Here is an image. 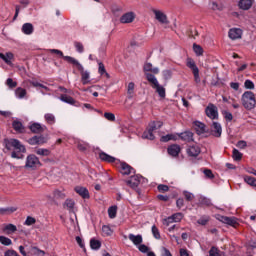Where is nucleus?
Returning a JSON list of instances; mask_svg holds the SVG:
<instances>
[{
	"label": "nucleus",
	"mask_w": 256,
	"mask_h": 256,
	"mask_svg": "<svg viewBox=\"0 0 256 256\" xmlns=\"http://www.w3.org/2000/svg\"><path fill=\"white\" fill-rule=\"evenodd\" d=\"M102 233L106 237H110V235H113V230L111 229V227L104 225L102 226Z\"/></svg>",
	"instance_id": "obj_43"
},
{
	"label": "nucleus",
	"mask_w": 256,
	"mask_h": 256,
	"mask_svg": "<svg viewBox=\"0 0 256 256\" xmlns=\"http://www.w3.org/2000/svg\"><path fill=\"white\" fill-rule=\"evenodd\" d=\"M65 61L67 63H70L71 65H74L78 69L81 75V82L84 85H89L91 83V72L89 70H85V67L81 64V62L74 57H64Z\"/></svg>",
	"instance_id": "obj_1"
},
{
	"label": "nucleus",
	"mask_w": 256,
	"mask_h": 256,
	"mask_svg": "<svg viewBox=\"0 0 256 256\" xmlns=\"http://www.w3.org/2000/svg\"><path fill=\"white\" fill-rule=\"evenodd\" d=\"M194 125L196 133H198V135H203V133H205V125L203 124V122L195 121Z\"/></svg>",
	"instance_id": "obj_30"
},
{
	"label": "nucleus",
	"mask_w": 256,
	"mask_h": 256,
	"mask_svg": "<svg viewBox=\"0 0 256 256\" xmlns=\"http://www.w3.org/2000/svg\"><path fill=\"white\" fill-rule=\"evenodd\" d=\"M74 47H75L77 53H83V51H85V48L81 42H75Z\"/></svg>",
	"instance_id": "obj_52"
},
{
	"label": "nucleus",
	"mask_w": 256,
	"mask_h": 256,
	"mask_svg": "<svg viewBox=\"0 0 256 256\" xmlns=\"http://www.w3.org/2000/svg\"><path fill=\"white\" fill-rule=\"evenodd\" d=\"M168 153L171 155V157H177L179 153H181V147L177 144L171 145L168 147Z\"/></svg>",
	"instance_id": "obj_21"
},
{
	"label": "nucleus",
	"mask_w": 256,
	"mask_h": 256,
	"mask_svg": "<svg viewBox=\"0 0 256 256\" xmlns=\"http://www.w3.org/2000/svg\"><path fill=\"white\" fill-rule=\"evenodd\" d=\"M13 53L6 52V53H0V59H3L7 65H11V61H13Z\"/></svg>",
	"instance_id": "obj_24"
},
{
	"label": "nucleus",
	"mask_w": 256,
	"mask_h": 256,
	"mask_svg": "<svg viewBox=\"0 0 256 256\" xmlns=\"http://www.w3.org/2000/svg\"><path fill=\"white\" fill-rule=\"evenodd\" d=\"M108 215L110 219H115L117 217V206H112L108 209Z\"/></svg>",
	"instance_id": "obj_44"
},
{
	"label": "nucleus",
	"mask_w": 256,
	"mask_h": 256,
	"mask_svg": "<svg viewBox=\"0 0 256 256\" xmlns=\"http://www.w3.org/2000/svg\"><path fill=\"white\" fill-rule=\"evenodd\" d=\"M244 87L245 89H255V83H253L251 80H246L244 82Z\"/></svg>",
	"instance_id": "obj_55"
},
{
	"label": "nucleus",
	"mask_w": 256,
	"mask_h": 256,
	"mask_svg": "<svg viewBox=\"0 0 256 256\" xmlns=\"http://www.w3.org/2000/svg\"><path fill=\"white\" fill-rule=\"evenodd\" d=\"M137 247L141 253H147V251H149V247H147L145 244H140Z\"/></svg>",
	"instance_id": "obj_62"
},
{
	"label": "nucleus",
	"mask_w": 256,
	"mask_h": 256,
	"mask_svg": "<svg viewBox=\"0 0 256 256\" xmlns=\"http://www.w3.org/2000/svg\"><path fill=\"white\" fill-rule=\"evenodd\" d=\"M206 115L207 117H209V119H218L219 118V112L217 110V107L213 104H209L207 107H206Z\"/></svg>",
	"instance_id": "obj_9"
},
{
	"label": "nucleus",
	"mask_w": 256,
	"mask_h": 256,
	"mask_svg": "<svg viewBox=\"0 0 256 256\" xmlns=\"http://www.w3.org/2000/svg\"><path fill=\"white\" fill-rule=\"evenodd\" d=\"M201 153V147L197 144H193L187 148V154L190 157H197Z\"/></svg>",
	"instance_id": "obj_13"
},
{
	"label": "nucleus",
	"mask_w": 256,
	"mask_h": 256,
	"mask_svg": "<svg viewBox=\"0 0 256 256\" xmlns=\"http://www.w3.org/2000/svg\"><path fill=\"white\" fill-rule=\"evenodd\" d=\"M99 68H98V72L100 75H106V77H109V73H107V70H105V65H103V63H99Z\"/></svg>",
	"instance_id": "obj_50"
},
{
	"label": "nucleus",
	"mask_w": 256,
	"mask_h": 256,
	"mask_svg": "<svg viewBox=\"0 0 256 256\" xmlns=\"http://www.w3.org/2000/svg\"><path fill=\"white\" fill-rule=\"evenodd\" d=\"M0 243L1 245H4L5 247H9V245H13V241H11L10 238L5 236H0Z\"/></svg>",
	"instance_id": "obj_38"
},
{
	"label": "nucleus",
	"mask_w": 256,
	"mask_h": 256,
	"mask_svg": "<svg viewBox=\"0 0 256 256\" xmlns=\"http://www.w3.org/2000/svg\"><path fill=\"white\" fill-rule=\"evenodd\" d=\"M60 100L63 101V103H68L69 105H73L75 103V99L71 96L62 95L60 96Z\"/></svg>",
	"instance_id": "obj_37"
},
{
	"label": "nucleus",
	"mask_w": 256,
	"mask_h": 256,
	"mask_svg": "<svg viewBox=\"0 0 256 256\" xmlns=\"http://www.w3.org/2000/svg\"><path fill=\"white\" fill-rule=\"evenodd\" d=\"M6 85H8V87H10V89H13L15 87H17V82L13 81V79L8 78L6 80Z\"/></svg>",
	"instance_id": "obj_57"
},
{
	"label": "nucleus",
	"mask_w": 256,
	"mask_h": 256,
	"mask_svg": "<svg viewBox=\"0 0 256 256\" xmlns=\"http://www.w3.org/2000/svg\"><path fill=\"white\" fill-rule=\"evenodd\" d=\"M127 93H128V98H129V99H133V95H134V93H135V83L130 82V83L128 84Z\"/></svg>",
	"instance_id": "obj_35"
},
{
	"label": "nucleus",
	"mask_w": 256,
	"mask_h": 256,
	"mask_svg": "<svg viewBox=\"0 0 256 256\" xmlns=\"http://www.w3.org/2000/svg\"><path fill=\"white\" fill-rule=\"evenodd\" d=\"M144 71L145 73H153L154 75H158L159 73V68L158 67H153V64L151 63H145L144 64Z\"/></svg>",
	"instance_id": "obj_23"
},
{
	"label": "nucleus",
	"mask_w": 256,
	"mask_h": 256,
	"mask_svg": "<svg viewBox=\"0 0 256 256\" xmlns=\"http://www.w3.org/2000/svg\"><path fill=\"white\" fill-rule=\"evenodd\" d=\"M152 234L155 239H161V233L159 232V228L157 226H152Z\"/></svg>",
	"instance_id": "obj_48"
},
{
	"label": "nucleus",
	"mask_w": 256,
	"mask_h": 256,
	"mask_svg": "<svg viewBox=\"0 0 256 256\" xmlns=\"http://www.w3.org/2000/svg\"><path fill=\"white\" fill-rule=\"evenodd\" d=\"M75 191L82 199H89V190H87V188L83 186H76Z\"/></svg>",
	"instance_id": "obj_16"
},
{
	"label": "nucleus",
	"mask_w": 256,
	"mask_h": 256,
	"mask_svg": "<svg viewBox=\"0 0 256 256\" xmlns=\"http://www.w3.org/2000/svg\"><path fill=\"white\" fill-rule=\"evenodd\" d=\"M90 247H91V249H94L95 251H97L98 249H101V241L96 240V239H91Z\"/></svg>",
	"instance_id": "obj_36"
},
{
	"label": "nucleus",
	"mask_w": 256,
	"mask_h": 256,
	"mask_svg": "<svg viewBox=\"0 0 256 256\" xmlns=\"http://www.w3.org/2000/svg\"><path fill=\"white\" fill-rule=\"evenodd\" d=\"M35 218L28 216L25 220V225L31 226V225H35Z\"/></svg>",
	"instance_id": "obj_61"
},
{
	"label": "nucleus",
	"mask_w": 256,
	"mask_h": 256,
	"mask_svg": "<svg viewBox=\"0 0 256 256\" xmlns=\"http://www.w3.org/2000/svg\"><path fill=\"white\" fill-rule=\"evenodd\" d=\"M77 147H78L79 151H87V149L89 148V144L82 142V141H78Z\"/></svg>",
	"instance_id": "obj_47"
},
{
	"label": "nucleus",
	"mask_w": 256,
	"mask_h": 256,
	"mask_svg": "<svg viewBox=\"0 0 256 256\" xmlns=\"http://www.w3.org/2000/svg\"><path fill=\"white\" fill-rule=\"evenodd\" d=\"M4 256H19V254L14 250H8L5 252Z\"/></svg>",
	"instance_id": "obj_63"
},
{
	"label": "nucleus",
	"mask_w": 256,
	"mask_h": 256,
	"mask_svg": "<svg viewBox=\"0 0 256 256\" xmlns=\"http://www.w3.org/2000/svg\"><path fill=\"white\" fill-rule=\"evenodd\" d=\"M232 157L234 161H241V159H243V154L239 152V150L234 148L232 152Z\"/></svg>",
	"instance_id": "obj_40"
},
{
	"label": "nucleus",
	"mask_w": 256,
	"mask_h": 256,
	"mask_svg": "<svg viewBox=\"0 0 256 256\" xmlns=\"http://www.w3.org/2000/svg\"><path fill=\"white\" fill-rule=\"evenodd\" d=\"M160 141H162V143H167L168 141H177V136H175L174 134H167L165 136H162Z\"/></svg>",
	"instance_id": "obj_33"
},
{
	"label": "nucleus",
	"mask_w": 256,
	"mask_h": 256,
	"mask_svg": "<svg viewBox=\"0 0 256 256\" xmlns=\"http://www.w3.org/2000/svg\"><path fill=\"white\" fill-rule=\"evenodd\" d=\"M99 157H100L101 161H106V163H115V157H113L105 152H101L99 154Z\"/></svg>",
	"instance_id": "obj_25"
},
{
	"label": "nucleus",
	"mask_w": 256,
	"mask_h": 256,
	"mask_svg": "<svg viewBox=\"0 0 256 256\" xmlns=\"http://www.w3.org/2000/svg\"><path fill=\"white\" fill-rule=\"evenodd\" d=\"M35 153L40 157H49V155H51V150L47 148H38L35 150Z\"/></svg>",
	"instance_id": "obj_28"
},
{
	"label": "nucleus",
	"mask_w": 256,
	"mask_h": 256,
	"mask_svg": "<svg viewBox=\"0 0 256 256\" xmlns=\"http://www.w3.org/2000/svg\"><path fill=\"white\" fill-rule=\"evenodd\" d=\"M183 195L186 199V201H193V199H195V195L189 191H183Z\"/></svg>",
	"instance_id": "obj_51"
},
{
	"label": "nucleus",
	"mask_w": 256,
	"mask_h": 256,
	"mask_svg": "<svg viewBox=\"0 0 256 256\" xmlns=\"http://www.w3.org/2000/svg\"><path fill=\"white\" fill-rule=\"evenodd\" d=\"M48 53H50V55H57L58 57H62V59H64V61H65V57H71V56L63 55V51H61L59 49H49Z\"/></svg>",
	"instance_id": "obj_34"
},
{
	"label": "nucleus",
	"mask_w": 256,
	"mask_h": 256,
	"mask_svg": "<svg viewBox=\"0 0 256 256\" xmlns=\"http://www.w3.org/2000/svg\"><path fill=\"white\" fill-rule=\"evenodd\" d=\"M44 119H45L46 123H48V125H55V123H56V118H55L54 114L46 113L44 115Z\"/></svg>",
	"instance_id": "obj_31"
},
{
	"label": "nucleus",
	"mask_w": 256,
	"mask_h": 256,
	"mask_svg": "<svg viewBox=\"0 0 256 256\" xmlns=\"http://www.w3.org/2000/svg\"><path fill=\"white\" fill-rule=\"evenodd\" d=\"M120 173L122 175H131V173H133V168L127 163H121Z\"/></svg>",
	"instance_id": "obj_22"
},
{
	"label": "nucleus",
	"mask_w": 256,
	"mask_h": 256,
	"mask_svg": "<svg viewBox=\"0 0 256 256\" xmlns=\"http://www.w3.org/2000/svg\"><path fill=\"white\" fill-rule=\"evenodd\" d=\"M28 255H30V256H45V251H43L35 246H32L28 249Z\"/></svg>",
	"instance_id": "obj_19"
},
{
	"label": "nucleus",
	"mask_w": 256,
	"mask_h": 256,
	"mask_svg": "<svg viewBox=\"0 0 256 256\" xmlns=\"http://www.w3.org/2000/svg\"><path fill=\"white\" fill-rule=\"evenodd\" d=\"M34 31H35V28L33 27V24L24 23L22 25V33H24V35H33Z\"/></svg>",
	"instance_id": "obj_20"
},
{
	"label": "nucleus",
	"mask_w": 256,
	"mask_h": 256,
	"mask_svg": "<svg viewBox=\"0 0 256 256\" xmlns=\"http://www.w3.org/2000/svg\"><path fill=\"white\" fill-rule=\"evenodd\" d=\"M30 131L32 133H43L47 129L45 125H41L40 123L34 122L29 126Z\"/></svg>",
	"instance_id": "obj_15"
},
{
	"label": "nucleus",
	"mask_w": 256,
	"mask_h": 256,
	"mask_svg": "<svg viewBox=\"0 0 256 256\" xmlns=\"http://www.w3.org/2000/svg\"><path fill=\"white\" fill-rule=\"evenodd\" d=\"M171 223H175L172 216L167 217L163 220V225H166V227H169Z\"/></svg>",
	"instance_id": "obj_60"
},
{
	"label": "nucleus",
	"mask_w": 256,
	"mask_h": 256,
	"mask_svg": "<svg viewBox=\"0 0 256 256\" xmlns=\"http://www.w3.org/2000/svg\"><path fill=\"white\" fill-rule=\"evenodd\" d=\"M172 219L174 220V223H179L183 219V213L178 212L172 215Z\"/></svg>",
	"instance_id": "obj_49"
},
{
	"label": "nucleus",
	"mask_w": 256,
	"mask_h": 256,
	"mask_svg": "<svg viewBox=\"0 0 256 256\" xmlns=\"http://www.w3.org/2000/svg\"><path fill=\"white\" fill-rule=\"evenodd\" d=\"M211 131L214 137H221V134L223 133V128L221 127V124L219 122H213L211 126Z\"/></svg>",
	"instance_id": "obj_12"
},
{
	"label": "nucleus",
	"mask_w": 256,
	"mask_h": 256,
	"mask_svg": "<svg viewBox=\"0 0 256 256\" xmlns=\"http://www.w3.org/2000/svg\"><path fill=\"white\" fill-rule=\"evenodd\" d=\"M12 147L16 149V151H19L20 153H26L27 149L21 142L17 139H12Z\"/></svg>",
	"instance_id": "obj_18"
},
{
	"label": "nucleus",
	"mask_w": 256,
	"mask_h": 256,
	"mask_svg": "<svg viewBox=\"0 0 256 256\" xmlns=\"http://www.w3.org/2000/svg\"><path fill=\"white\" fill-rule=\"evenodd\" d=\"M193 51L198 57L203 55V47L201 45L193 44Z\"/></svg>",
	"instance_id": "obj_42"
},
{
	"label": "nucleus",
	"mask_w": 256,
	"mask_h": 256,
	"mask_svg": "<svg viewBox=\"0 0 256 256\" xmlns=\"http://www.w3.org/2000/svg\"><path fill=\"white\" fill-rule=\"evenodd\" d=\"M238 7H240V9L243 11H249V9L253 7V0H240Z\"/></svg>",
	"instance_id": "obj_17"
},
{
	"label": "nucleus",
	"mask_w": 256,
	"mask_h": 256,
	"mask_svg": "<svg viewBox=\"0 0 256 256\" xmlns=\"http://www.w3.org/2000/svg\"><path fill=\"white\" fill-rule=\"evenodd\" d=\"M186 65L189 69H191L194 76L195 83L197 84L201 83V76L199 75V67H197V64H195V61L191 58H188Z\"/></svg>",
	"instance_id": "obj_5"
},
{
	"label": "nucleus",
	"mask_w": 256,
	"mask_h": 256,
	"mask_svg": "<svg viewBox=\"0 0 256 256\" xmlns=\"http://www.w3.org/2000/svg\"><path fill=\"white\" fill-rule=\"evenodd\" d=\"M218 221H221V223H225L226 225H231L232 227H235L237 225V219L233 217H227V216H217Z\"/></svg>",
	"instance_id": "obj_11"
},
{
	"label": "nucleus",
	"mask_w": 256,
	"mask_h": 256,
	"mask_svg": "<svg viewBox=\"0 0 256 256\" xmlns=\"http://www.w3.org/2000/svg\"><path fill=\"white\" fill-rule=\"evenodd\" d=\"M152 13L154 14V17L158 23H161L162 25H168L169 19L167 18V14L163 12V10L158 9H152Z\"/></svg>",
	"instance_id": "obj_7"
},
{
	"label": "nucleus",
	"mask_w": 256,
	"mask_h": 256,
	"mask_svg": "<svg viewBox=\"0 0 256 256\" xmlns=\"http://www.w3.org/2000/svg\"><path fill=\"white\" fill-rule=\"evenodd\" d=\"M147 81L150 83L152 89H155L156 93H158L160 99H165L166 97V91L165 87H163L161 84H159V80H157V77L151 73H145Z\"/></svg>",
	"instance_id": "obj_2"
},
{
	"label": "nucleus",
	"mask_w": 256,
	"mask_h": 256,
	"mask_svg": "<svg viewBox=\"0 0 256 256\" xmlns=\"http://www.w3.org/2000/svg\"><path fill=\"white\" fill-rule=\"evenodd\" d=\"M4 231H6L7 235L15 233V231H17V226L13 224H8L4 227Z\"/></svg>",
	"instance_id": "obj_41"
},
{
	"label": "nucleus",
	"mask_w": 256,
	"mask_h": 256,
	"mask_svg": "<svg viewBox=\"0 0 256 256\" xmlns=\"http://www.w3.org/2000/svg\"><path fill=\"white\" fill-rule=\"evenodd\" d=\"M64 207L69 211H73V208L75 207V201L67 199L64 203Z\"/></svg>",
	"instance_id": "obj_45"
},
{
	"label": "nucleus",
	"mask_w": 256,
	"mask_h": 256,
	"mask_svg": "<svg viewBox=\"0 0 256 256\" xmlns=\"http://www.w3.org/2000/svg\"><path fill=\"white\" fill-rule=\"evenodd\" d=\"M41 161L39 160V157H37L34 154H29L26 157L24 169H27V171H35L41 167Z\"/></svg>",
	"instance_id": "obj_4"
},
{
	"label": "nucleus",
	"mask_w": 256,
	"mask_h": 256,
	"mask_svg": "<svg viewBox=\"0 0 256 256\" xmlns=\"http://www.w3.org/2000/svg\"><path fill=\"white\" fill-rule=\"evenodd\" d=\"M162 75L164 79L168 81V79H171V77L173 76V72H171V70H164L162 71Z\"/></svg>",
	"instance_id": "obj_53"
},
{
	"label": "nucleus",
	"mask_w": 256,
	"mask_h": 256,
	"mask_svg": "<svg viewBox=\"0 0 256 256\" xmlns=\"http://www.w3.org/2000/svg\"><path fill=\"white\" fill-rule=\"evenodd\" d=\"M15 96L17 99H25V97H27V90L25 88L18 87L15 90Z\"/></svg>",
	"instance_id": "obj_27"
},
{
	"label": "nucleus",
	"mask_w": 256,
	"mask_h": 256,
	"mask_svg": "<svg viewBox=\"0 0 256 256\" xmlns=\"http://www.w3.org/2000/svg\"><path fill=\"white\" fill-rule=\"evenodd\" d=\"M210 256H221V251H219L216 247H212L209 251Z\"/></svg>",
	"instance_id": "obj_54"
},
{
	"label": "nucleus",
	"mask_w": 256,
	"mask_h": 256,
	"mask_svg": "<svg viewBox=\"0 0 256 256\" xmlns=\"http://www.w3.org/2000/svg\"><path fill=\"white\" fill-rule=\"evenodd\" d=\"M129 241L133 243L136 247H139L141 243H143V236L141 234L135 235V234H129L128 235Z\"/></svg>",
	"instance_id": "obj_14"
},
{
	"label": "nucleus",
	"mask_w": 256,
	"mask_h": 256,
	"mask_svg": "<svg viewBox=\"0 0 256 256\" xmlns=\"http://www.w3.org/2000/svg\"><path fill=\"white\" fill-rule=\"evenodd\" d=\"M136 17H137V14H135V12L133 11L125 12L120 16L119 22L122 25H129L133 23V21H135Z\"/></svg>",
	"instance_id": "obj_6"
},
{
	"label": "nucleus",
	"mask_w": 256,
	"mask_h": 256,
	"mask_svg": "<svg viewBox=\"0 0 256 256\" xmlns=\"http://www.w3.org/2000/svg\"><path fill=\"white\" fill-rule=\"evenodd\" d=\"M104 117L107 119V121H115V114L111 112L104 113Z\"/></svg>",
	"instance_id": "obj_59"
},
{
	"label": "nucleus",
	"mask_w": 256,
	"mask_h": 256,
	"mask_svg": "<svg viewBox=\"0 0 256 256\" xmlns=\"http://www.w3.org/2000/svg\"><path fill=\"white\" fill-rule=\"evenodd\" d=\"M242 105L245 107L248 111H251V109H255L256 100H255V94L251 91H246L242 94Z\"/></svg>",
	"instance_id": "obj_3"
},
{
	"label": "nucleus",
	"mask_w": 256,
	"mask_h": 256,
	"mask_svg": "<svg viewBox=\"0 0 256 256\" xmlns=\"http://www.w3.org/2000/svg\"><path fill=\"white\" fill-rule=\"evenodd\" d=\"M228 35L230 39H232V41H235L237 39H241V37L243 36V30H241L240 28H232L229 30Z\"/></svg>",
	"instance_id": "obj_10"
},
{
	"label": "nucleus",
	"mask_w": 256,
	"mask_h": 256,
	"mask_svg": "<svg viewBox=\"0 0 256 256\" xmlns=\"http://www.w3.org/2000/svg\"><path fill=\"white\" fill-rule=\"evenodd\" d=\"M29 145H39V138L38 136H34L30 139H28Z\"/></svg>",
	"instance_id": "obj_58"
},
{
	"label": "nucleus",
	"mask_w": 256,
	"mask_h": 256,
	"mask_svg": "<svg viewBox=\"0 0 256 256\" xmlns=\"http://www.w3.org/2000/svg\"><path fill=\"white\" fill-rule=\"evenodd\" d=\"M12 127L15 131H17L18 133L23 132V124L20 121H14L12 123Z\"/></svg>",
	"instance_id": "obj_39"
},
{
	"label": "nucleus",
	"mask_w": 256,
	"mask_h": 256,
	"mask_svg": "<svg viewBox=\"0 0 256 256\" xmlns=\"http://www.w3.org/2000/svg\"><path fill=\"white\" fill-rule=\"evenodd\" d=\"M245 183L248 185H251V187H256V179L251 176H245L244 177Z\"/></svg>",
	"instance_id": "obj_46"
},
{
	"label": "nucleus",
	"mask_w": 256,
	"mask_h": 256,
	"mask_svg": "<svg viewBox=\"0 0 256 256\" xmlns=\"http://www.w3.org/2000/svg\"><path fill=\"white\" fill-rule=\"evenodd\" d=\"M140 183H145V178H143V176L141 175L132 176L127 181V185H129V187H132V189H136V187H139Z\"/></svg>",
	"instance_id": "obj_8"
},
{
	"label": "nucleus",
	"mask_w": 256,
	"mask_h": 256,
	"mask_svg": "<svg viewBox=\"0 0 256 256\" xmlns=\"http://www.w3.org/2000/svg\"><path fill=\"white\" fill-rule=\"evenodd\" d=\"M197 223H198L199 225H207V223H209V216H203V217H201V218L197 221Z\"/></svg>",
	"instance_id": "obj_56"
},
{
	"label": "nucleus",
	"mask_w": 256,
	"mask_h": 256,
	"mask_svg": "<svg viewBox=\"0 0 256 256\" xmlns=\"http://www.w3.org/2000/svg\"><path fill=\"white\" fill-rule=\"evenodd\" d=\"M163 127V122L161 121H153L150 122L148 125V129L154 133V131H157V129H161Z\"/></svg>",
	"instance_id": "obj_26"
},
{
	"label": "nucleus",
	"mask_w": 256,
	"mask_h": 256,
	"mask_svg": "<svg viewBox=\"0 0 256 256\" xmlns=\"http://www.w3.org/2000/svg\"><path fill=\"white\" fill-rule=\"evenodd\" d=\"M180 139H182V141H192L193 140V133L191 131H186V132H182L179 135Z\"/></svg>",
	"instance_id": "obj_29"
},
{
	"label": "nucleus",
	"mask_w": 256,
	"mask_h": 256,
	"mask_svg": "<svg viewBox=\"0 0 256 256\" xmlns=\"http://www.w3.org/2000/svg\"><path fill=\"white\" fill-rule=\"evenodd\" d=\"M142 139H149L150 141H153V139H155V134H153L152 130L147 128V130L142 134Z\"/></svg>",
	"instance_id": "obj_32"
},
{
	"label": "nucleus",
	"mask_w": 256,
	"mask_h": 256,
	"mask_svg": "<svg viewBox=\"0 0 256 256\" xmlns=\"http://www.w3.org/2000/svg\"><path fill=\"white\" fill-rule=\"evenodd\" d=\"M162 256H173L171 254V251H169V249L162 247Z\"/></svg>",
	"instance_id": "obj_64"
}]
</instances>
